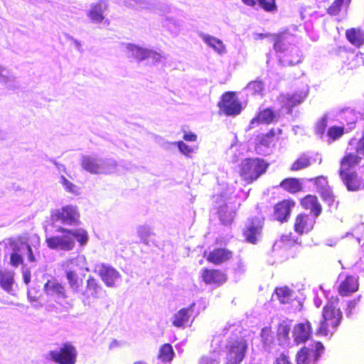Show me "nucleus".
Instances as JSON below:
<instances>
[{
  "label": "nucleus",
  "instance_id": "f257e3e1",
  "mask_svg": "<svg viewBox=\"0 0 364 364\" xmlns=\"http://www.w3.org/2000/svg\"><path fill=\"white\" fill-rule=\"evenodd\" d=\"M338 299L329 300L322 309V318L316 329L318 336H332L338 329L343 319V313L338 307Z\"/></svg>",
  "mask_w": 364,
  "mask_h": 364
},
{
  "label": "nucleus",
  "instance_id": "f03ea898",
  "mask_svg": "<svg viewBox=\"0 0 364 364\" xmlns=\"http://www.w3.org/2000/svg\"><path fill=\"white\" fill-rule=\"evenodd\" d=\"M268 166V163L262 159L245 158L239 164L238 173L241 180L249 185L264 174Z\"/></svg>",
  "mask_w": 364,
  "mask_h": 364
},
{
  "label": "nucleus",
  "instance_id": "7ed1b4c3",
  "mask_svg": "<svg viewBox=\"0 0 364 364\" xmlns=\"http://www.w3.org/2000/svg\"><path fill=\"white\" fill-rule=\"evenodd\" d=\"M324 351L325 347L321 341H313L297 351L296 363V364H318Z\"/></svg>",
  "mask_w": 364,
  "mask_h": 364
},
{
  "label": "nucleus",
  "instance_id": "20e7f679",
  "mask_svg": "<svg viewBox=\"0 0 364 364\" xmlns=\"http://www.w3.org/2000/svg\"><path fill=\"white\" fill-rule=\"evenodd\" d=\"M265 218L262 215L248 218L244 228L242 235L248 243L256 245L262 235Z\"/></svg>",
  "mask_w": 364,
  "mask_h": 364
},
{
  "label": "nucleus",
  "instance_id": "39448f33",
  "mask_svg": "<svg viewBox=\"0 0 364 364\" xmlns=\"http://www.w3.org/2000/svg\"><path fill=\"white\" fill-rule=\"evenodd\" d=\"M57 231L62 235L51 236L46 238L47 246L53 250L70 251L75 245V240L72 237V230L58 227Z\"/></svg>",
  "mask_w": 364,
  "mask_h": 364
},
{
  "label": "nucleus",
  "instance_id": "423d86ee",
  "mask_svg": "<svg viewBox=\"0 0 364 364\" xmlns=\"http://www.w3.org/2000/svg\"><path fill=\"white\" fill-rule=\"evenodd\" d=\"M247 343L243 337L230 342L226 346L225 364H240L245 358Z\"/></svg>",
  "mask_w": 364,
  "mask_h": 364
},
{
  "label": "nucleus",
  "instance_id": "0eeeda50",
  "mask_svg": "<svg viewBox=\"0 0 364 364\" xmlns=\"http://www.w3.org/2000/svg\"><path fill=\"white\" fill-rule=\"evenodd\" d=\"M48 355L50 360L57 364H75L77 351L71 343L65 342L58 350H50Z\"/></svg>",
  "mask_w": 364,
  "mask_h": 364
},
{
  "label": "nucleus",
  "instance_id": "6e6552de",
  "mask_svg": "<svg viewBox=\"0 0 364 364\" xmlns=\"http://www.w3.org/2000/svg\"><path fill=\"white\" fill-rule=\"evenodd\" d=\"M218 107L227 116H236L242 110V105L232 91L224 92L220 100L218 102Z\"/></svg>",
  "mask_w": 364,
  "mask_h": 364
},
{
  "label": "nucleus",
  "instance_id": "1a4fd4ad",
  "mask_svg": "<svg viewBox=\"0 0 364 364\" xmlns=\"http://www.w3.org/2000/svg\"><path fill=\"white\" fill-rule=\"evenodd\" d=\"M80 165L82 168L92 174L108 173L111 172L112 167H116L117 163L107 164L104 161L92 156H84Z\"/></svg>",
  "mask_w": 364,
  "mask_h": 364
},
{
  "label": "nucleus",
  "instance_id": "9d476101",
  "mask_svg": "<svg viewBox=\"0 0 364 364\" xmlns=\"http://www.w3.org/2000/svg\"><path fill=\"white\" fill-rule=\"evenodd\" d=\"M200 277L206 285L215 287L223 286L228 281L227 274L220 269L204 267L200 270Z\"/></svg>",
  "mask_w": 364,
  "mask_h": 364
},
{
  "label": "nucleus",
  "instance_id": "9b49d317",
  "mask_svg": "<svg viewBox=\"0 0 364 364\" xmlns=\"http://www.w3.org/2000/svg\"><path fill=\"white\" fill-rule=\"evenodd\" d=\"M295 205L296 202L291 198L277 202L273 208L274 219L281 223L287 222Z\"/></svg>",
  "mask_w": 364,
  "mask_h": 364
},
{
  "label": "nucleus",
  "instance_id": "f8f14e48",
  "mask_svg": "<svg viewBox=\"0 0 364 364\" xmlns=\"http://www.w3.org/2000/svg\"><path fill=\"white\" fill-rule=\"evenodd\" d=\"M95 271L107 287H116V282L120 278V274L116 269L101 263L96 265Z\"/></svg>",
  "mask_w": 364,
  "mask_h": 364
},
{
  "label": "nucleus",
  "instance_id": "ddd939ff",
  "mask_svg": "<svg viewBox=\"0 0 364 364\" xmlns=\"http://www.w3.org/2000/svg\"><path fill=\"white\" fill-rule=\"evenodd\" d=\"M316 218L308 213H299L294 221V230L299 235L310 232L314 228Z\"/></svg>",
  "mask_w": 364,
  "mask_h": 364
},
{
  "label": "nucleus",
  "instance_id": "4468645a",
  "mask_svg": "<svg viewBox=\"0 0 364 364\" xmlns=\"http://www.w3.org/2000/svg\"><path fill=\"white\" fill-rule=\"evenodd\" d=\"M233 253L225 247H215L208 253H204L206 261L214 265H220L229 261L232 257Z\"/></svg>",
  "mask_w": 364,
  "mask_h": 364
},
{
  "label": "nucleus",
  "instance_id": "2eb2a0df",
  "mask_svg": "<svg viewBox=\"0 0 364 364\" xmlns=\"http://www.w3.org/2000/svg\"><path fill=\"white\" fill-rule=\"evenodd\" d=\"M55 216L62 223L73 225L79 223L80 213L75 207L69 205L57 210Z\"/></svg>",
  "mask_w": 364,
  "mask_h": 364
},
{
  "label": "nucleus",
  "instance_id": "dca6fc26",
  "mask_svg": "<svg viewBox=\"0 0 364 364\" xmlns=\"http://www.w3.org/2000/svg\"><path fill=\"white\" fill-rule=\"evenodd\" d=\"M338 175L348 191L355 192L364 188L363 181L356 171L342 172Z\"/></svg>",
  "mask_w": 364,
  "mask_h": 364
},
{
  "label": "nucleus",
  "instance_id": "f3484780",
  "mask_svg": "<svg viewBox=\"0 0 364 364\" xmlns=\"http://www.w3.org/2000/svg\"><path fill=\"white\" fill-rule=\"evenodd\" d=\"M358 289V277L353 275H347L339 283L338 287V293L341 296H348L356 292Z\"/></svg>",
  "mask_w": 364,
  "mask_h": 364
},
{
  "label": "nucleus",
  "instance_id": "a211bd4d",
  "mask_svg": "<svg viewBox=\"0 0 364 364\" xmlns=\"http://www.w3.org/2000/svg\"><path fill=\"white\" fill-rule=\"evenodd\" d=\"M293 337L296 344L306 343L311 336L312 327L309 321L296 323L293 328Z\"/></svg>",
  "mask_w": 364,
  "mask_h": 364
},
{
  "label": "nucleus",
  "instance_id": "6ab92c4d",
  "mask_svg": "<svg viewBox=\"0 0 364 364\" xmlns=\"http://www.w3.org/2000/svg\"><path fill=\"white\" fill-rule=\"evenodd\" d=\"M300 205L303 209L309 210L311 215L318 218L323 210L322 205L316 196L307 194L300 200Z\"/></svg>",
  "mask_w": 364,
  "mask_h": 364
},
{
  "label": "nucleus",
  "instance_id": "aec40b11",
  "mask_svg": "<svg viewBox=\"0 0 364 364\" xmlns=\"http://www.w3.org/2000/svg\"><path fill=\"white\" fill-rule=\"evenodd\" d=\"M43 291L48 296L65 299L68 297L65 287L55 279L48 280L43 286Z\"/></svg>",
  "mask_w": 364,
  "mask_h": 364
},
{
  "label": "nucleus",
  "instance_id": "412c9836",
  "mask_svg": "<svg viewBox=\"0 0 364 364\" xmlns=\"http://www.w3.org/2000/svg\"><path fill=\"white\" fill-rule=\"evenodd\" d=\"M360 155L356 151L355 153L346 151L340 159L338 173L351 171L352 168L358 166L363 159Z\"/></svg>",
  "mask_w": 364,
  "mask_h": 364
},
{
  "label": "nucleus",
  "instance_id": "4be33fe9",
  "mask_svg": "<svg viewBox=\"0 0 364 364\" xmlns=\"http://www.w3.org/2000/svg\"><path fill=\"white\" fill-rule=\"evenodd\" d=\"M194 306L195 304H192L189 306L182 308L175 313L173 316L172 324L176 328L186 327L193 316Z\"/></svg>",
  "mask_w": 364,
  "mask_h": 364
},
{
  "label": "nucleus",
  "instance_id": "5701e85b",
  "mask_svg": "<svg viewBox=\"0 0 364 364\" xmlns=\"http://www.w3.org/2000/svg\"><path fill=\"white\" fill-rule=\"evenodd\" d=\"M277 114L272 107L259 110L250 121V125L270 124L277 121Z\"/></svg>",
  "mask_w": 364,
  "mask_h": 364
},
{
  "label": "nucleus",
  "instance_id": "b1692460",
  "mask_svg": "<svg viewBox=\"0 0 364 364\" xmlns=\"http://www.w3.org/2000/svg\"><path fill=\"white\" fill-rule=\"evenodd\" d=\"M105 293L102 286L99 281L93 276H89L86 281V287L82 292L86 297L100 298V296Z\"/></svg>",
  "mask_w": 364,
  "mask_h": 364
},
{
  "label": "nucleus",
  "instance_id": "393cba45",
  "mask_svg": "<svg viewBox=\"0 0 364 364\" xmlns=\"http://www.w3.org/2000/svg\"><path fill=\"white\" fill-rule=\"evenodd\" d=\"M345 35L352 46L359 48L364 45V31L360 28H348L346 30Z\"/></svg>",
  "mask_w": 364,
  "mask_h": 364
},
{
  "label": "nucleus",
  "instance_id": "a878e982",
  "mask_svg": "<svg viewBox=\"0 0 364 364\" xmlns=\"http://www.w3.org/2000/svg\"><path fill=\"white\" fill-rule=\"evenodd\" d=\"M282 134V129H271L267 133L257 136L256 148H269L275 139H277L278 136Z\"/></svg>",
  "mask_w": 364,
  "mask_h": 364
},
{
  "label": "nucleus",
  "instance_id": "bb28decb",
  "mask_svg": "<svg viewBox=\"0 0 364 364\" xmlns=\"http://www.w3.org/2000/svg\"><path fill=\"white\" fill-rule=\"evenodd\" d=\"M304 101V97L299 93L287 94L281 96L282 107L287 109L289 114H291L292 109Z\"/></svg>",
  "mask_w": 364,
  "mask_h": 364
},
{
  "label": "nucleus",
  "instance_id": "cd10ccee",
  "mask_svg": "<svg viewBox=\"0 0 364 364\" xmlns=\"http://www.w3.org/2000/svg\"><path fill=\"white\" fill-rule=\"evenodd\" d=\"M107 5L106 2L100 1L91 6L90 10L87 13V16L94 23H100L104 18V11L107 10Z\"/></svg>",
  "mask_w": 364,
  "mask_h": 364
},
{
  "label": "nucleus",
  "instance_id": "c85d7f7f",
  "mask_svg": "<svg viewBox=\"0 0 364 364\" xmlns=\"http://www.w3.org/2000/svg\"><path fill=\"white\" fill-rule=\"evenodd\" d=\"M290 35L287 32L273 33L271 41L273 43V48L277 52H284L290 45L289 41Z\"/></svg>",
  "mask_w": 364,
  "mask_h": 364
},
{
  "label": "nucleus",
  "instance_id": "c756f323",
  "mask_svg": "<svg viewBox=\"0 0 364 364\" xmlns=\"http://www.w3.org/2000/svg\"><path fill=\"white\" fill-rule=\"evenodd\" d=\"M279 186L287 192L295 194L301 192L303 190V186L301 181L296 178H286L282 180Z\"/></svg>",
  "mask_w": 364,
  "mask_h": 364
},
{
  "label": "nucleus",
  "instance_id": "7c9ffc66",
  "mask_svg": "<svg viewBox=\"0 0 364 364\" xmlns=\"http://www.w3.org/2000/svg\"><path fill=\"white\" fill-rule=\"evenodd\" d=\"M274 293L282 304H289L292 301L293 291L287 286L276 287Z\"/></svg>",
  "mask_w": 364,
  "mask_h": 364
},
{
  "label": "nucleus",
  "instance_id": "2f4dec72",
  "mask_svg": "<svg viewBox=\"0 0 364 364\" xmlns=\"http://www.w3.org/2000/svg\"><path fill=\"white\" fill-rule=\"evenodd\" d=\"M311 165V159L306 153L301 154L291 165V171H299Z\"/></svg>",
  "mask_w": 364,
  "mask_h": 364
},
{
  "label": "nucleus",
  "instance_id": "473e14b6",
  "mask_svg": "<svg viewBox=\"0 0 364 364\" xmlns=\"http://www.w3.org/2000/svg\"><path fill=\"white\" fill-rule=\"evenodd\" d=\"M174 355L172 346L170 343H164L160 347L157 357L161 362L168 363L173 359Z\"/></svg>",
  "mask_w": 364,
  "mask_h": 364
},
{
  "label": "nucleus",
  "instance_id": "72a5a7b5",
  "mask_svg": "<svg viewBox=\"0 0 364 364\" xmlns=\"http://www.w3.org/2000/svg\"><path fill=\"white\" fill-rule=\"evenodd\" d=\"M14 274L11 271L0 270V287L6 291L12 289Z\"/></svg>",
  "mask_w": 364,
  "mask_h": 364
},
{
  "label": "nucleus",
  "instance_id": "f704fd0d",
  "mask_svg": "<svg viewBox=\"0 0 364 364\" xmlns=\"http://www.w3.org/2000/svg\"><path fill=\"white\" fill-rule=\"evenodd\" d=\"M310 181L313 182L320 196L331 189L328 178L326 176H318L310 179Z\"/></svg>",
  "mask_w": 364,
  "mask_h": 364
},
{
  "label": "nucleus",
  "instance_id": "c9c22d12",
  "mask_svg": "<svg viewBox=\"0 0 364 364\" xmlns=\"http://www.w3.org/2000/svg\"><path fill=\"white\" fill-rule=\"evenodd\" d=\"M290 330V325L286 322H282L277 325V337L280 344L289 341Z\"/></svg>",
  "mask_w": 364,
  "mask_h": 364
},
{
  "label": "nucleus",
  "instance_id": "e433bc0d",
  "mask_svg": "<svg viewBox=\"0 0 364 364\" xmlns=\"http://www.w3.org/2000/svg\"><path fill=\"white\" fill-rule=\"evenodd\" d=\"M218 213L220 220L225 225L230 224L234 220V213L229 210L227 204L220 205Z\"/></svg>",
  "mask_w": 364,
  "mask_h": 364
},
{
  "label": "nucleus",
  "instance_id": "4c0bfd02",
  "mask_svg": "<svg viewBox=\"0 0 364 364\" xmlns=\"http://www.w3.org/2000/svg\"><path fill=\"white\" fill-rule=\"evenodd\" d=\"M345 134V127L343 126H331L327 132L326 136L328 142H333L341 139Z\"/></svg>",
  "mask_w": 364,
  "mask_h": 364
},
{
  "label": "nucleus",
  "instance_id": "58836bf2",
  "mask_svg": "<svg viewBox=\"0 0 364 364\" xmlns=\"http://www.w3.org/2000/svg\"><path fill=\"white\" fill-rule=\"evenodd\" d=\"M127 50L130 53V55L140 61L147 59L148 49L139 47L134 44H129Z\"/></svg>",
  "mask_w": 364,
  "mask_h": 364
},
{
  "label": "nucleus",
  "instance_id": "ea45409f",
  "mask_svg": "<svg viewBox=\"0 0 364 364\" xmlns=\"http://www.w3.org/2000/svg\"><path fill=\"white\" fill-rule=\"evenodd\" d=\"M280 61L284 65H295L301 61V57L299 50L295 49L291 53L285 54Z\"/></svg>",
  "mask_w": 364,
  "mask_h": 364
},
{
  "label": "nucleus",
  "instance_id": "a19ab883",
  "mask_svg": "<svg viewBox=\"0 0 364 364\" xmlns=\"http://www.w3.org/2000/svg\"><path fill=\"white\" fill-rule=\"evenodd\" d=\"M65 276L70 287L74 291H78L82 284V279L79 277L76 272L72 270L66 271Z\"/></svg>",
  "mask_w": 364,
  "mask_h": 364
},
{
  "label": "nucleus",
  "instance_id": "79ce46f5",
  "mask_svg": "<svg viewBox=\"0 0 364 364\" xmlns=\"http://www.w3.org/2000/svg\"><path fill=\"white\" fill-rule=\"evenodd\" d=\"M321 199L326 203L330 210H336L339 205V201L336 200L332 189L325 192L321 196Z\"/></svg>",
  "mask_w": 364,
  "mask_h": 364
},
{
  "label": "nucleus",
  "instance_id": "37998d69",
  "mask_svg": "<svg viewBox=\"0 0 364 364\" xmlns=\"http://www.w3.org/2000/svg\"><path fill=\"white\" fill-rule=\"evenodd\" d=\"M246 89L251 95H262L264 90V83L261 80H253L247 85Z\"/></svg>",
  "mask_w": 364,
  "mask_h": 364
},
{
  "label": "nucleus",
  "instance_id": "c03bdc74",
  "mask_svg": "<svg viewBox=\"0 0 364 364\" xmlns=\"http://www.w3.org/2000/svg\"><path fill=\"white\" fill-rule=\"evenodd\" d=\"M72 237L76 239L80 246H84L88 241L87 232L84 229L72 230Z\"/></svg>",
  "mask_w": 364,
  "mask_h": 364
},
{
  "label": "nucleus",
  "instance_id": "a18cd8bd",
  "mask_svg": "<svg viewBox=\"0 0 364 364\" xmlns=\"http://www.w3.org/2000/svg\"><path fill=\"white\" fill-rule=\"evenodd\" d=\"M25 244H28L23 241V237L19 236L18 237H10L8 239V245L10 247L12 252H20L21 247Z\"/></svg>",
  "mask_w": 364,
  "mask_h": 364
},
{
  "label": "nucleus",
  "instance_id": "49530a36",
  "mask_svg": "<svg viewBox=\"0 0 364 364\" xmlns=\"http://www.w3.org/2000/svg\"><path fill=\"white\" fill-rule=\"evenodd\" d=\"M205 41L209 46L214 48L218 53H221L225 50L222 41L215 37L207 36L205 38Z\"/></svg>",
  "mask_w": 364,
  "mask_h": 364
},
{
  "label": "nucleus",
  "instance_id": "de8ad7c7",
  "mask_svg": "<svg viewBox=\"0 0 364 364\" xmlns=\"http://www.w3.org/2000/svg\"><path fill=\"white\" fill-rule=\"evenodd\" d=\"M261 338H262V343L264 345H267V346L273 343L274 340V333H273L272 329L268 327H265L262 329Z\"/></svg>",
  "mask_w": 364,
  "mask_h": 364
},
{
  "label": "nucleus",
  "instance_id": "09e8293b",
  "mask_svg": "<svg viewBox=\"0 0 364 364\" xmlns=\"http://www.w3.org/2000/svg\"><path fill=\"white\" fill-rule=\"evenodd\" d=\"M344 0H334L327 9L326 12L330 16H337L340 14Z\"/></svg>",
  "mask_w": 364,
  "mask_h": 364
},
{
  "label": "nucleus",
  "instance_id": "8fccbe9b",
  "mask_svg": "<svg viewBox=\"0 0 364 364\" xmlns=\"http://www.w3.org/2000/svg\"><path fill=\"white\" fill-rule=\"evenodd\" d=\"M60 179L61 183L68 192L75 195H78L80 193V188L68 180L64 176H62Z\"/></svg>",
  "mask_w": 364,
  "mask_h": 364
},
{
  "label": "nucleus",
  "instance_id": "3c124183",
  "mask_svg": "<svg viewBox=\"0 0 364 364\" xmlns=\"http://www.w3.org/2000/svg\"><path fill=\"white\" fill-rule=\"evenodd\" d=\"M9 264L14 268L24 264L23 257L18 252H11L10 255Z\"/></svg>",
  "mask_w": 364,
  "mask_h": 364
},
{
  "label": "nucleus",
  "instance_id": "603ef678",
  "mask_svg": "<svg viewBox=\"0 0 364 364\" xmlns=\"http://www.w3.org/2000/svg\"><path fill=\"white\" fill-rule=\"evenodd\" d=\"M279 242L283 245H294L297 244L298 240L295 237L291 232H289L287 234H283L281 235L279 238Z\"/></svg>",
  "mask_w": 364,
  "mask_h": 364
},
{
  "label": "nucleus",
  "instance_id": "864d4df0",
  "mask_svg": "<svg viewBox=\"0 0 364 364\" xmlns=\"http://www.w3.org/2000/svg\"><path fill=\"white\" fill-rule=\"evenodd\" d=\"M327 128V117H323L319 119L315 126V133L320 136H322Z\"/></svg>",
  "mask_w": 364,
  "mask_h": 364
},
{
  "label": "nucleus",
  "instance_id": "5fc2aeb1",
  "mask_svg": "<svg viewBox=\"0 0 364 364\" xmlns=\"http://www.w3.org/2000/svg\"><path fill=\"white\" fill-rule=\"evenodd\" d=\"M259 5L266 11H273L277 9L275 0H257Z\"/></svg>",
  "mask_w": 364,
  "mask_h": 364
},
{
  "label": "nucleus",
  "instance_id": "6e6d98bb",
  "mask_svg": "<svg viewBox=\"0 0 364 364\" xmlns=\"http://www.w3.org/2000/svg\"><path fill=\"white\" fill-rule=\"evenodd\" d=\"M222 341L218 338H213L210 346V353L212 354L219 353L222 349Z\"/></svg>",
  "mask_w": 364,
  "mask_h": 364
},
{
  "label": "nucleus",
  "instance_id": "4d7b16f0",
  "mask_svg": "<svg viewBox=\"0 0 364 364\" xmlns=\"http://www.w3.org/2000/svg\"><path fill=\"white\" fill-rule=\"evenodd\" d=\"M273 364H291L290 357L286 353H282L275 358Z\"/></svg>",
  "mask_w": 364,
  "mask_h": 364
},
{
  "label": "nucleus",
  "instance_id": "13d9d810",
  "mask_svg": "<svg viewBox=\"0 0 364 364\" xmlns=\"http://www.w3.org/2000/svg\"><path fill=\"white\" fill-rule=\"evenodd\" d=\"M137 233L141 240L145 243H147L146 240L148 237L150 235L149 228L145 226L139 227Z\"/></svg>",
  "mask_w": 364,
  "mask_h": 364
},
{
  "label": "nucleus",
  "instance_id": "bf43d9fd",
  "mask_svg": "<svg viewBox=\"0 0 364 364\" xmlns=\"http://www.w3.org/2000/svg\"><path fill=\"white\" fill-rule=\"evenodd\" d=\"M146 55L147 59L151 58L154 63L159 62L163 58L161 53H158L154 50L148 49Z\"/></svg>",
  "mask_w": 364,
  "mask_h": 364
},
{
  "label": "nucleus",
  "instance_id": "052dcab7",
  "mask_svg": "<svg viewBox=\"0 0 364 364\" xmlns=\"http://www.w3.org/2000/svg\"><path fill=\"white\" fill-rule=\"evenodd\" d=\"M177 146L180 151L185 155H189L193 152V149L182 141H178Z\"/></svg>",
  "mask_w": 364,
  "mask_h": 364
},
{
  "label": "nucleus",
  "instance_id": "680f3d73",
  "mask_svg": "<svg viewBox=\"0 0 364 364\" xmlns=\"http://www.w3.org/2000/svg\"><path fill=\"white\" fill-rule=\"evenodd\" d=\"M355 151L358 154L364 156V129L361 137L358 139Z\"/></svg>",
  "mask_w": 364,
  "mask_h": 364
},
{
  "label": "nucleus",
  "instance_id": "e2e57ef3",
  "mask_svg": "<svg viewBox=\"0 0 364 364\" xmlns=\"http://www.w3.org/2000/svg\"><path fill=\"white\" fill-rule=\"evenodd\" d=\"M217 360L207 355H203L199 358L198 364H216Z\"/></svg>",
  "mask_w": 364,
  "mask_h": 364
},
{
  "label": "nucleus",
  "instance_id": "0e129e2a",
  "mask_svg": "<svg viewBox=\"0 0 364 364\" xmlns=\"http://www.w3.org/2000/svg\"><path fill=\"white\" fill-rule=\"evenodd\" d=\"M273 33H255L254 37L255 40H262L264 38L272 39Z\"/></svg>",
  "mask_w": 364,
  "mask_h": 364
},
{
  "label": "nucleus",
  "instance_id": "69168bd1",
  "mask_svg": "<svg viewBox=\"0 0 364 364\" xmlns=\"http://www.w3.org/2000/svg\"><path fill=\"white\" fill-rule=\"evenodd\" d=\"M183 139L188 141H195L197 139V135L193 132H184Z\"/></svg>",
  "mask_w": 364,
  "mask_h": 364
},
{
  "label": "nucleus",
  "instance_id": "338daca9",
  "mask_svg": "<svg viewBox=\"0 0 364 364\" xmlns=\"http://www.w3.org/2000/svg\"><path fill=\"white\" fill-rule=\"evenodd\" d=\"M25 247L28 252V259L31 262H34L36 261L35 256L33 253L32 248L29 244H25Z\"/></svg>",
  "mask_w": 364,
  "mask_h": 364
},
{
  "label": "nucleus",
  "instance_id": "774afa93",
  "mask_svg": "<svg viewBox=\"0 0 364 364\" xmlns=\"http://www.w3.org/2000/svg\"><path fill=\"white\" fill-rule=\"evenodd\" d=\"M31 272L28 269L23 270V282L26 284H28L31 282Z\"/></svg>",
  "mask_w": 364,
  "mask_h": 364
}]
</instances>
